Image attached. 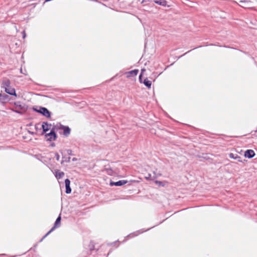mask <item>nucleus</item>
I'll return each mask as SVG.
<instances>
[{"label":"nucleus","mask_w":257,"mask_h":257,"mask_svg":"<svg viewBox=\"0 0 257 257\" xmlns=\"http://www.w3.org/2000/svg\"><path fill=\"white\" fill-rule=\"evenodd\" d=\"M34 111L39 112L46 117H50V112L45 107H39V109L34 108Z\"/></svg>","instance_id":"obj_1"},{"label":"nucleus","mask_w":257,"mask_h":257,"mask_svg":"<svg viewBox=\"0 0 257 257\" xmlns=\"http://www.w3.org/2000/svg\"><path fill=\"white\" fill-rule=\"evenodd\" d=\"M57 135L55 132L54 128L51 129L49 133L45 135V138L47 141H54L56 139Z\"/></svg>","instance_id":"obj_2"},{"label":"nucleus","mask_w":257,"mask_h":257,"mask_svg":"<svg viewBox=\"0 0 257 257\" xmlns=\"http://www.w3.org/2000/svg\"><path fill=\"white\" fill-rule=\"evenodd\" d=\"M61 216L60 215H59L57 218L56 219V220L55 222V224H54V226L50 230V231H49L46 234V235L43 237V238H45V237H46L48 234H49L52 231H53L55 228L57 227H58V226H59L60 224V221H61Z\"/></svg>","instance_id":"obj_3"},{"label":"nucleus","mask_w":257,"mask_h":257,"mask_svg":"<svg viewBox=\"0 0 257 257\" xmlns=\"http://www.w3.org/2000/svg\"><path fill=\"white\" fill-rule=\"evenodd\" d=\"M255 155L254 152L252 150H247L245 152L244 156L249 159L253 158Z\"/></svg>","instance_id":"obj_4"},{"label":"nucleus","mask_w":257,"mask_h":257,"mask_svg":"<svg viewBox=\"0 0 257 257\" xmlns=\"http://www.w3.org/2000/svg\"><path fill=\"white\" fill-rule=\"evenodd\" d=\"M5 91L7 93H8V94H10L11 95H14V96H17V94L16 93V91H15V88H13V87H12L11 86L8 87H6L5 88Z\"/></svg>","instance_id":"obj_5"},{"label":"nucleus","mask_w":257,"mask_h":257,"mask_svg":"<svg viewBox=\"0 0 257 257\" xmlns=\"http://www.w3.org/2000/svg\"><path fill=\"white\" fill-rule=\"evenodd\" d=\"M65 187H66V193L67 194H69L71 192V189L70 188V181L68 179H66L65 180Z\"/></svg>","instance_id":"obj_6"},{"label":"nucleus","mask_w":257,"mask_h":257,"mask_svg":"<svg viewBox=\"0 0 257 257\" xmlns=\"http://www.w3.org/2000/svg\"><path fill=\"white\" fill-rule=\"evenodd\" d=\"M126 183H127V181H125V180H119V181H118L117 182H110V185L111 186H112L113 185L119 186H121V185H124Z\"/></svg>","instance_id":"obj_7"},{"label":"nucleus","mask_w":257,"mask_h":257,"mask_svg":"<svg viewBox=\"0 0 257 257\" xmlns=\"http://www.w3.org/2000/svg\"><path fill=\"white\" fill-rule=\"evenodd\" d=\"M51 124L48 123L47 122H43L42 127L43 128V133H46L48 131H49L51 128Z\"/></svg>","instance_id":"obj_8"},{"label":"nucleus","mask_w":257,"mask_h":257,"mask_svg":"<svg viewBox=\"0 0 257 257\" xmlns=\"http://www.w3.org/2000/svg\"><path fill=\"white\" fill-rule=\"evenodd\" d=\"M9 96L6 94H2V96L1 97L0 101L5 103L9 100Z\"/></svg>","instance_id":"obj_9"},{"label":"nucleus","mask_w":257,"mask_h":257,"mask_svg":"<svg viewBox=\"0 0 257 257\" xmlns=\"http://www.w3.org/2000/svg\"><path fill=\"white\" fill-rule=\"evenodd\" d=\"M2 84L5 88L11 86V81L9 79L7 78H5L3 80Z\"/></svg>","instance_id":"obj_10"},{"label":"nucleus","mask_w":257,"mask_h":257,"mask_svg":"<svg viewBox=\"0 0 257 257\" xmlns=\"http://www.w3.org/2000/svg\"><path fill=\"white\" fill-rule=\"evenodd\" d=\"M240 3L242 4V5L241 6L243 8H248L250 6V4H251V2L250 1H247V0L240 1Z\"/></svg>","instance_id":"obj_11"},{"label":"nucleus","mask_w":257,"mask_h":257,"mask_svg":"<svg viewBox=\"0 0 257 257\" xmlns=\"http://www.w3.org/2000/svg\"><path fill=\"white\" fill-rule=\"evenodd\" d=\"M229 156L230 158L234 159L237 160L238 162H242V160H241V158L238 156L237 155H234L233 153H230L229 154Z\"/></svg>","instance_id":"obj_12"},{"label":"nucleus","mask_w":257,"mask_h":257,"mask_svg":"<svg viewBox=\"0 0 257 257\" xmlns=\"http://www.w3.org/2000/svg\"><path fill=\"white\" fill-rule=\"evenodd\" d=\"M62 128L63 129V134L65 136H67L70 134V129L68 126H62Z\"/></svg>","instance_id":"obj_13"},{"label":"nucleus","mask_w":257,"mask_h":257,"mask_svg":"<svg viewBox=\"0 0 257 257\" xmlns=\"http://www.w3.org/2000/svg\"><path fill=\"white\" fill-rule=\"evenodd\" d=\"M146 179L147 180H154L157 178V175L155 173V172L153 173V175H151V174H148L147 176L145 177Z\"/></svg>","instance_id":"obj_14"},{"label":"nucleus","mask_w":257,"mask_h":257,"mask_svg":"<svg viewBox=\"0 0 257 257\" xmlns=\"http://www.w3.org/2000/svg\"><path fill=\"white\" fill-rule=\"evenodd\" d=\"M154 2L161 6H165L167 2L165 0H154Z\"/></svg>","instance_id":"obj_15"},{"label":"nucleus","mask_w":257,"mask_h":257,"mask_svg":"<svg viewBox=\"0 0 257 257\" xmlns=\"http://www.w3.org/2000/svg\"><path fill=\"white\" fill-rule=\"evenodd\" d=\"M143 83L149 88H150L152 85V82L148 79V78L145 79L143 81Z\"/></svg>","instance_id":"obj_16"},{"label":"nucleus","mask_w":257,"mask_h":257,"mask_svg":"<svg viewBox=\"0 0 257 257\" xmlns=\"http://www.w3.org/2000/svg\"><path fill=\"white\" fill-rule=\"evenodd\" d=\"M138 72L139 70L138 69H135L128 72L127 73L132 76H136L138 74Z\"/></svg>","instance_id":"obj_17"},{"label":"nucleus","mask_w":257,"mask_h":257,"mask_svg":"<svg viewBox=\"0 0 257 257\" xmlns=\"http://www.w3.org/2000/svg\"><path fill=\"white\" fill-rule=\"evenodd\" d=\"M64 175V173L63 172H56V177L59 179L61 178Z\"/></svg>","instance_id":"obj_18"},{"label":"nucleus","mask_w":257,"mask_h":257,"mask_svg":"<svg viewBox=\"0 0 257 257\" xmlns=\"http://www.w3.org/2000/svg\"><path fill=\"white\" fill-rule=\"evenodd\" d=\"M64 159H65V157H63L62 160L61 161V164H63L64 162H68V163H69L70 162V157L66 158L65 160H64Z\"/></svg>","instance_id":"obj_19"},{"label":"nucleus","mask_w":257,"mask_h":257,"mask_svg":"<svg viewBox=\"0 0 257 257\" xmlns=\"http://www.w3.org/2000/svg\"><path fill=\"white\" fill-rule=\"evenodd\" d=\"M55 158H56V160H57V161H59V159H60V156H59V155L57 153H56L55 154Z\"/></svg>","instance_id":"obj_20"},{"label":"nucleus","mask_w":257,"mask_h":257,"mask_svg":"<svg viewBox=\"0 0 257 257\" xmlns=\"http://www.w3.org/2000/svg\"><path fill=\"white\" fill-rule=\"evenodd\" d=\"M67 153L68 155H72V150H70V149L67 150Z\"/></svg>","instance_id":"obj_21"},{"label":"nucleus","mask_w":257,"mask_h":257,"mask_svg":"<svg viewBox=\"0 0 257 257\" xmlns=\"http://www.w3.org/2000/svg\"><path fill=\"white\" fill-rule=\"evenodd\" d=\"M139 81L141 83H143V81H142V74L141 73V74L139 76Z\"/></svg>","instance_id":"obj_22"},{"label":"nucleus","mask_w":257,"mask_h":257,"mask_svg":"<svg viewBox=\"0 0 257 257\" xmlns=\"http://www.w3.org/2000/svg\"><path fill=\"white\" fill-rule=\"evenodd\" d=\"M156 183L157 184H159V185H162V183L160 181H156Z\"/></svg>","instance_id":"obj_23"},{"label":"nucleus","mask_w":257,"mask_h":257,"mask_svg":"<svg viewBox=\"0 0 257 257\" xmlns=\"http://www.w3.org/2000/svg\"><path fill=\"white\" fill-rule=\"evenodd\" d=\"M23 38H25V37H26V33H25V31H23Z\"/></svg>","instance_id":"obj_24"},{"label":"nucleus","mask_w":257,"mask_h":257,"mask_svg":"<svg viewBox=\"0 0 257 257\" xmlns=\"http://www.w3.org/2000/svg\"><path fill=\"white\" fill-rule=\"evenodd\" d=\"M145 70H145V69H142L141 70V73H142V75H143V73L144 71H145Z\"/></svg>","instance_id":"obj_25"},{"label":"nucleus","mask_w":257,"mask_h":257,"mask_svg":"<svg viewBox=\"0 0 257 257\" xmlns=\"http://www.w3.org/2000/svg\"><path fill=\"white\" fill-rule=\"evenodd\" d=\"M77 158H73L72 159V161H77Z\"/></svg>","instance_id":"obj_26"}]
</instances>
